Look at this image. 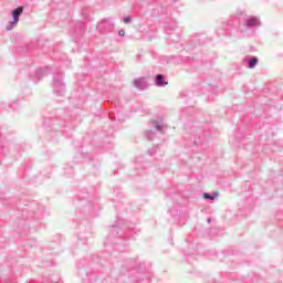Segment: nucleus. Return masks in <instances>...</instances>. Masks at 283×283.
<instances>
[{"mask_svg":"<svg viewBox=\"0 0 283 283\" xmlns=\"http://www.w3.org/2000/svg\"><path fill=\"white\" fill-rule=\"evenodd\" d=\"M135 87H138V90H145L147 87V81L145 77H139L134 81Z\"/></svg>","mask_w":283,"mask_h":283,"instance_id":"nucleus-2","label":"nucleus"},{"mask_svg":"<svg viewBox=\"0 0 283 283\" xmlns=\"http://www.w3.org/2000/svg\"><path fill=\"white\" fill-rule=\"evenodd\" d=\"M118 34L119 36H125V30H119Z\"/></svg>","mask_w":283,"mask_h":283,"instance_id":"nucleus-8","label":"nucleus"},{"mask_svg":"<svg viewBox=\"0 0 283 283\" xmlns=\"http://www.w3.org/2000/svg\"><path fill=\"white\" fill-rule=\"evenodd\" d=\"M129 21H132V18H130V17L124 18V23H129Z\"/></svg>","mask_w":283,"mask_h":283,"instance_id":"nucleus-7","label":"nucleus"},{"mask_svg":"<svg viewBox=\"0 0 283 283\" xmlns=\"http://www.w3.org/2000/svg\"><path fill=\"white\" fill-rule=\"evenodd\" d=\"M256 65H258V57H252L248 60V67L250 70H253V67H255Z\"/></svg>","mask_w":283,"mask_h":283,"instance_id":"nucleus-5","label":"nucleus"},{"mask_svg":"<svg viewBox=\"0 0 283 283\" xmlns=\"http://www.w3.org/2000/svg\"><path fill=\"white\" fill-rule=\"evenodd\" d=\"M157 129L160 132L161 130V128H160V126L159 125H157Z\"/></svg>","mask_w":283,"mask_h":283,"instance_id":"nucleus-9","label":"nucleus"},{"mask_svg":"<svg viewBox=\"0 0 283 283\" xmlns=\"http://www.w3.org/2000/svg\"><path fill=\"white\" fill-rule=\"evenodd\" d=\"M245 25L248 28H255V25H260V20L258 18H249L245 21Z\"/></svg>","mask_w":283,"mask_h":283,"instance_id":"nucleus-3","label":"nucleus"},{"mask_svg":"<svg viewBox=\"0 0 283 283\" xmlns=\"http://www.w3.org/2000/svg\"><path fill=\"white\" fill-rule=\"evenodd\" d=\"M203 198H206V200H216V197L209 195V193H205Z\"/></svg>","mask_w":283,"mask_h":283,"instance_id":"nucleus-6","label":"nucleus"},{"mask_svg":"<svg viewBox=\"0 0 283 283\" xmlns=\"http://www.w3.org/2000/svg\"><path fill=\"white\" fill-rule=\"evenodd\" d=\"M163 75L158 74L156 77V85L157 87H165V85H167V82L163 81Z\"/></svg>","mask_w":283,"mask_h":283,"instance_id":"nucleus-4","label":"nucleus"},{"mask_svg":"<svg viewBox=\"0 0 283 283\" xmlns=\"http://www.w3.org/2000/svg\"><path fill=\"white\" fill-rule=\"evenodd\" d=\"M23 14V7H18L15 10L12 11L13 20L8 23L6 30L10 32L15 25L19 24V17Z\"/></svg>","mask_w":283,"mask_h":283,"instance_id":"nucleus-1","label":"nucleus"}]
</instances>
